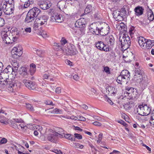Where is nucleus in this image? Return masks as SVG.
<instances>
[{"mask_svg":"<svg viewBox=\"0 0 154 154\" xmlns=\"http://www.w3.org/2000/svg\"><path fill=\"white\" fill-rule=\"evenodd\" d=\"M22 49L21 46L14 47L12 49L11 53L13 57L14 58H17L21 56L23 53Z\"/></svg>","mask_w":154,"mask_h":154,"instance_id":"nucleus-8","label":"nucleus"},{"mask_svg":"<svg viewBox=\"0 0 154 154\" xmlns=\"http://www.w3.org/2000/svg\"><path fill=\"white\" fill-rule=\"evenodd\" d=\"M69 54H68V55H74L75 54L72 48H69Z\"/></svg>","mask_w":154,"mask_h":154,"instance_id":"nucleus-49","label":"nucleus"},{"mask_svg":"<svg viewBox=\"0 0 154 154\" xmlns=\"http://www.w3.org/2000/svg\"><path fill=\"white\" fill-rule=\"evenodd\" d=\"M146 42L145 45L144 49H148L151 48L154 45V41L149 39L146 40Z\"/></svg>","mask_w":154,"mask_h":154,"instance_id":"nucleus-20","label":"nucleus"},{"mask_svg":"<svg viewBox=\"0 0 154 154\" xmlns=\"http://www.w3.org/2000/svg\"><path fill=\"white\" fill-rule=\"evenodd\" d=\"M104 71L107 74H110V71L109 69V68L108 66H106L104 67Z\"/></svg>","mask_w":154,"mask_h":154,"instance_id":"nucleus-54","label":"nucleus"},{"mask_svg":"<svg viewBox=\"0 0 154 154\" xmlns=\"http://www.w3.org/2000/svg\"><path fill=\"white\" fill-rule=\"evenodd\" d=\"M116 81L119 84H122V83L125 82L127 83L128 82L126 81L124 77L120 75L117 77Z\"/></svg>","mask_w":154,"mask_h":154,"instance_id":"nucleus-29","label":"nucleus"},{"mask_svg":"<svg viewBox=\"0 0 154 154\" xmlns=\"http://www.w3.org/2000/svg\"><path fill=\"white\" fill-rule=\"evenodd\" d=\"M120 75L124 77L126 81L128 82L130 80V73L127 70H124L122 71L120 73Z\"/></svg>","mask_w":154,"mask_h":154,"instance_id":"nucleus-18","label":"nucleus"},{"mask_svg":"<svg viewBox=\"0 0 154 154\" xmlns=\"http://www.w3.org/2000/svg\"><path fill=\"white\" fill-rule=\"evenodd\" d=\"M47 138L49 141L55 143L57 142L58 139L57 134L55 132H52V133L48 134Z\"/></svg>","mask_w":154,"mask_h":154,"instance_id":"nucleus-10","label":"nucleus"},{"mask_svg":"<svg viewBox=\"0 0 154 154\" xmlns=\"http://www.w3.org/2000/svg\"><path fill=\"white\" fill-rule=\"evenodd\" d=\"M67 42V41L64 38H62L60 41L61 45H64Z\"/></svg>","mask_w":154,"mask_h":154,"instance_id":"nucleus-52","label":"nucleus"},{"mask_svg":"<svg viewBox=\"0 0 154 154\" xmlns=\"http://www.w3.org/2000/svg\"><path fill=\"white\" fill-rule=\"evenodd\" d=\"M54 153L57 154H62V152L60 150L57 149H54L53 151Z\"/></svg>","mask_w":154,"mask_h":154,"instance_id":"nucleus-64","label":"nucleus"},{"mask_svg":"<svg viewBox=\"0 0 154 154\" xmlns=\"http://www.w3.org/2000/svg\"><path fill=\"white\" fill-rule=\"evenodd\" d=\"M90 30L92 32V33L93 34H95L97 35H98L99 34L96 33V31H98V29H97V28H96V26H95V25L94 23H92L90 26Z\"/></svg>","mask_w":154,"mask_h":154,"instance_id":"nucleus-34","label":"nucleus"},{"mask_svg":"<svg viewBox=\"0 0 154 154\" xmlns=\"http://www.w3.org/2000/svg\"><path fill=\"white\" fill-rule=\"evenodd\" d=\"M27 69L25 67H22L20 68L19 72V74L22 76H25L27 75Z\"/></svg>","mask_w":154,"mask_h":154,"instance_id":"nucleus-22","label":"nucleus"},{"mask_svg":"<svg viewBox=\"0 0 154 154\" xmlns=\"http://www.w3.org/2000/svg\"><path fill=\"white\" fill-rule=\"evenodd\" d=\"M143 71L140 68H136L135 70V74L139 75H143Z\"/></svg>","mask_w":154,"mask_h":154,"instance_id":"nucleus-39","label":"nucleus"},{"mask_svg":"<svg viewBox=\"0 0 154 154\" xmlns=\"http://www.w3.org/2000/svg\"><path fill=\"white\" fill-rule=\"evenodd\" d=\"M137 112L141 116H147L150 113L151 109L149 106L147 104L139 105L137 108Z\"/></svg>","mask_w":154,"mask_h":154,"instance_id":"nucleus-6","label":"nucleus"},{"mask_svg":"<svg viewBox=\"0 0 154 154\" xmlns=\"http://www.w3.org/2000/svg\"><path fill=\"white\" fill-rule=\"evenodd\" d=\"M74 135L75 137L78 139H82V136L79 134L75 133Z\"/></svg>","mask_w":154,"mask_h":154,"instance_id":"nucleus-51","label":"nucleus"},{"mask_svg":"<svg viewBox=\"0 0 154 154\" xmlns=\"http://www.w3.org/2000/svg\"><path fill=\"white\" fill-rule=\"evenodd\" d=\"M23 82L29 89L36 90V85L35 82L29 80L24 79L23 80Z\"/></svg>","mask_w":154,"mask_h":154,"instance_id":"nucleus-9","label":"nucleus"},{"mask_svg":"<svg viewBox=\"0 0 154 154\" xmlns=\"http://www.w3.org/2000/svg\"><path fill=\"white\" fill-rule=\"evenodd\" d=\"M33 0H28L23 5H21V8L22 9L26 8L29 7L30 5L33 4Z\"/></svg>","mask_w":154,"mask_h":154,"instance_id":"nucleus-27","label":"nucleus"},{"mask_svg":"<svg viewBox=\"0 0 154 154\" xmlns=\"http://www.w3.org/2000/svg\"><path fill=\"white\" fill-rule=\"evenodd\" d=\"M57 132H55L57 134V136L58 135H60V137H63V135L64 134V131L61 128H59L57 130Z\"/></svg>","mask_w":154,"mask_h":154,"instance_id":"nucleus-38","label":"nucleus"},{"mask_svg":"<svg viewBox=\"0 0 154 154\" xmlns=\"http://www.w3.org/2000/svg\"><path fill=\"white\" fill-rule=\"evenodd\" d=\"M37 4L41 9L44 10L48 9L50 7L48 3L44 0H39Z\"/></svg>","mask_w":154,"mask_h":154,"instance_id":"nucleus-13","label":"nucleus"},{"mask_svg":"<svg viewBox=\"0 0 154 154\" xmlns=\"http://www.w3.org/2000/svg\"><path fill=\"white\" fill-rule=\"evenodd\" d=\"M52 113L60 114L61 113V111L57 109H54L51 111Z\"/></svg>","mask_w":154,"mask_h":154,"instance_id":"nucleus-44","label":"nucleus"},{"mask_svg":"<svg viewBox=\"0 0 154 154\" xmlns=\"http://www.w3.org/2000/svg\"><path fill=\"white\" fill-rule=\"evenodd\" d=\"M93 124L95 126H101L102 125L100 123L97 121H95L93 122Z\"/></svg>","mask_w":154,"mask_h":154,"instance_id":"nucleus-63","label":"nucleus"},{"mask_svg":"<svg viewBox=\"0 0 154 154\" xmlns=\"http://www.w3.org/2000/svg\"><path fill=\"white\" fill-rule=\"evenodd\" d=\"M101 51H109V49L107 46L105 44L104 47H103V48L101 49Z\"/></svg>","mask_w":154,"mask_h":154,"instance_id":"nucleus-61","label":"nucleus"},{"mask_svg":"<svg viewBox=\"0 0 154 154\" xmlns=\"http://www.w3.org/2000/svg\"><path fill=\"white\" fill-rule=\"evenodd\" d=\"M78 121H85L86 120V119L85 117L81 116V115H79L77 116Z\"/></svg>","mask_w":154,"mask_h":154,"instance_id":"nucleus-47","label":"nucleus"},{"mask_svg":"<svg viewBox=\"0 0 154 154\" xmlns=\"http://www.w3.org/2000/svg\"><path fill=\"white\" fill-rule=\"evenodd\" d=\"M14 9V7H7L5 9L4 11V13L6 15H10L13 12Z\"/></svg>","mask_w":154,"mask_h":154,"instance_id":"nucleus-25","label":"nucleus"},{"mask_svg":"<svg viewBox=\"0 0 154 154\" xmlns=\"http://www.w3.org/2000/svg\"><path fill=\"white\" fill-rule=\"evenodd\" d=\"M96 47L99 50L101 51V49L103 48L105 44L102 42L99 41L95 44Z\"/></svg>","mask_w":154,"mask_h":154,"instance_id":"nucleus-30","label":"nucleus"},{"mask_svg":"<svg viewBox=\"0 0 154 154\" xmlns=\"http://www.w3.org/2000/svg\"><path fill=\"white\" fill-rule=\"evenodd\" d=\"M51 19L52 21H55L58 23H61L63 20L62 15L56 13L52 14L51 17Z\"/></svg>","mask_w":154,"mask_h":154,"instance_id":"nucleus-11","label":"nucleus"},{"mask_svg":"<svg viewBox=\"0 0 154 154\" xmlns=\"http://www.w3.org/2000/svg\"><path fill=\"white\" fill-rule=\"evenodd\" d=\"M64 136L65 138L68 139L69 140L72 141H75V139L73 138L72 135L70 134H64L63 135Z\"/></svg>","mask_w":154,"mask_h":154,"instance_id":"nucleus-36","label":"nucleus"},{"mask_svg":"<svg viewBox=\"0 0 154 154\" xmlns=\"http://www.w3.org/2000/svg\"><path fill=\"white\" fill-rule=\"evenodd\" d=\"M135 31L134 27L131 26L130 28L129 31V33L131 36L134 34Z\"/></svg>","mask_w":154,"mask_h":154,"instance_id":"nucleus-42","label":"nucleus"},{"mask_svg":"<svg viewBox=\"0 0 154 154\" xmlns=\"http://www.w3.org/2000/svg\"><path fill=\"white\" fill-rule=\"evenodd\" d=\"M8 4L9 5H11V7H14V0H8Z\"/></svg>","mask_w":154,"mask_h":154,"instance_id":"nucleus-57","label":"nucleus"},{"mask_svg":"<svg viewBox=\"0 0 154 154\" xmlns=\"http://www.w3.org/2000/svg\"><path fill=\"white\" fill-rule=\"evenodd\" d=\"M8 7V4L6 1L3 0L0 2V9L3 12Z\"/></svg>","mask_w":154,"mask_h":154,"instance_id":"nucleus-24","label":"nucleus"},{"mask_svg":"<svg viewBox=\"0 0 154 154\" xmlns=\"http://www.w3.org/2000/svg\"><path fill=\"white\" fill-rule=\"evenodd\" d=\"M36 69L30 68L29 71L31 75H33L36 71Z\"/></svg>","mask_w":154,"mask_h":154,"instance_id":"nucleus-60","label":"nucleus"},{"mask_svg":"<svg viewBox=\"0 0 154 154\" xmlns=\"http://www.w3.org/2000/svg\"><path fill=\"white\" fill-rule=\"evenodd\" d=\"M127 14V11L125 8H122L120 11L116 10L113 11V15L116 21H122L125 18Z\"/></svg>","mask_w":154,"mask_h":154,"instance_id":"nucleus-5","label":"nucleus"},{"mask_svg":"<svg viewBox=\"0 0 154 154\" xmlns=\"http://www.w3.org/2000/svg\"><path fill=\"white\" fill-rule=\"evenodd\" d=\"M148 17L150 21H152L154 19V16L152 11L149 9L147 12Z\"/></svg>","mask_w":154,"mask_h":154,"instance_id":"nucleus-32","label":"nucleus"},{"mask_svg":"<svg viewBox=\"0 0 154 154\" xmlns=\"http://www.w3.org/2000/svg\"><path fill=\"white\" fill-rule=\"evenodd\" d=\"M27 127L31 130H35V129H38V130H42V128L41 126L36 125H32L31 124L27 125Z\"/></svg>","mask_w":154,"mask_h":154,"instance_id":"nucleus-28","label":"nucleus"},{"mask_svg":"<svg viewBox=\"0 0 154 154\" xmlns=\"http://www.w3.org/2000/svg\"><path fill=\"white\" fill-rule=\"evenodd\" d=\"M11 126L14 128H17L18 125L15 122L12 121L11 124Z\"/></svg>","mask_w":154,"mask_h":154,"instance_id":"nucleus-50","label":"nucleus"},{"mask_svg":"<svg viewBox=\"0 0 154 154\" xmlns=\"http://www.w3.org/2000/svg\"><path fill=\"white\" fill-rule=\"evenodd\" d=\"M13 66L15 68L16 71L17 70L18 68V63L17 62H14L12 63Z\"/></svg>","mask_w":154,"mask_h":154,"instance_id":"nucleus-46","label":"nucleus"},{"mask_svg":"<svg viewBox=\"0 0 154 154\" xmlns=\"http://www.w3.org/2000/svg\"><path fill=\"white\" fill-rule=\"evenodd\" d=\"M1 35L4 42L6 44H9L16 41L20 36V34L17 30H8L2 31Z\"/></svg>","mask_w":154,"mask_h":154,"instance_id":"nucleus-2","label":"nucleus"},{"mask_svg":"<svg viewBox=\"0 0 154 154\" xmlns=\"http://www.w3.org/2000/svg\"><path fill=\"white\" fill-rule=\"evenodd\" d=\"M133 88H127L126 89V91L125 92L124 95L125 97H128L129 96V94H131L134 90Z\"/></svg>","mask_w":154,"mask_h":154,"instance_id":"nucleus-33","label":"nucleus"},{"mask_svg":"<svg viewBox=\"0 0 154 154\" xmlns=\"http://www.w3.org/2000/svg\"><path fill=\"white\" fill-rule=\"evenodd\" d=\"M143 9L140 6L136 7L134 9L135 14L137 16H139L142 14Z\"/></svg>","mask_w":154,"mask_h":154,"instance_id":"nucleus-23","label":"nucleus"},{"mask_svg":"<svg viewBox=\"0 0 154 154\" xmlns=\"http://www.w3.org/2000/svg\"><path fill=\"white\" fill-rule=\"evenodd\" d=\"M119 41L120 42L122 51L125 50L129 48L131 45L130 37L127 34H123L122 36H120Z\"/></svg>","mask_w":154,"mask_h":154,"instance_id":"nucleus-4","label":"nucleus"},{"mask_svg":"<svg viewBox=\"0 0 154 154\" xmlns=\"http://www.w3.org/2000/svg\"><path fill=\"white\" fill-rule=\"evenodd\" d=\"M147 39L143 37L140 36L138 38V43L140 47L144 49Z\"/></svg>","mask_w":154,"mask_h":154,"instance_id":"nucleus-16","label":"nucleus"},{"mask_svg":"<svg viewBox=\"0 0 154 154\" xmlns=\"http://www.w3.org/2000/svg\"><path fill=\"white\" fill-rule=\"evenodd\" d=\"M26 108L28 110L30 111H34L33 107L31 104L28 103H26Z\"/></svg>","mask_w":154,"mask_h":154,"instance_id":"nucleus-43","label":"nucleus"},{"mask_svg":"<svg viewBox=\"0 0 154 154\" xmlns=\"http://www.w3.org/2000/svg\"><path fill=\"white\" fill-rule=\"evenodd\" d=\"M56 47H57V48L59 50H62L64 53L66 55H68L69 54V48H63L62 47V46L59 45V44L56 43Z\"/></svg>","mask_w":154,"mask_h":154,"instance_id":"nucleus-26","label":"nucleus"},{"mask_svg":"<svg viewBox=\"0 0 154 154\" xmlns=\"http://www.w3.org/2000/svg\"><path fill=\"white\" fill-rule=\"evenodd\" d=\"M93 8L91 5H89L87 6L85 10V13L87 14L90 12L92 11Z\"/></svg>","mask_w":154,"mask_h":154,"instance_id":"nucleus-37","label":"nucleus"},{"mask_svg":"<svg viewBox=\"0 0 154 154\" xmlns=\"http://www.w3.org/2000/svg\"><path fill=\"white\" fill-rule=\"evenodd\" d=\"M39 24H40V23H39L38 21L36 19L34 22L33 27V29L35 30L36 31L38 29Z\"/></svg>","mask_w":154,"mask_h":154,"instance_id":"nucleus-40","label":"nucleus"},{"mask_svg":"<svg viewBox=\"0 0 154 154\" xmlns=\"http://www.w3.org/2000/svg\"><path fill=\"white\" fill-rule=\"evenodd\" d=\"M95 25V26H96L97 28L98 31H96V33L97 34H99V32L100 29H101L106 24L104 23H101L100 22H97L94 23Z\"/></svg>","mask_w":154,"mask_h":154,"instance_id":"nucleus-19","label":"nucleus"},{"mask_svg":"<svg viewBox=\"0 0 154 154\" xmlns=\"http://www.w3.org/2000/svg\"><path fill=\"white\" fill-rule=\"evenodd\" d=\"M42 33L41 36L44 38H45L48 36V33L45 31H43Z\"/></svg>","mask_w":154,"mask_h":154,"instance_id":"nucleus-48","label":"nucleus"},{"mask_svg":"<svg viewBox=\"0 0 154 154\" xmlns=\"http://www.w3.org/2000/svg\"><path fill=\"white\" fill-rule=\"evenodd\" d=\"M74 145L75 147L76 148L82 149L84 147V146L83 145L79 144V143H75Z\"/></svg>","mask_w":154,"mask_h":154,"instance_id":"nucleus-45","label":"nucleus"},{"mask_svg":"<svg viewBox=\"0 0 154 154\" xmlns=\"http://www.w3.org/2000/svg\"><path fill=\"white\" fill-rule=\"evenodd\" d=\"M133 80L138 83L142 82L143 84L146 85L148 82V79L146 77H143V75H134L133 77Z\"/></svg>","mask_w":154,"mask_h":154,"instance_id":"nucleus-7","label":"nucleus"},{"mask_svg":"<svg viewBox=\"0 0 154 154\" xmlns=\"http://www.w3.org/2000/svg\"><path fill=\"white\" fill-rule=\"evenodd\" d=\"M61 88L60 87L57 88L55 89V92L57 94H59L61 92Z\"/></svg>","mask_w":154,"mask_h":154,"instance_id":"nucleus-62","label":"nucleus"},{"mask_svg":"<svg viewBox=\"0 0 154 154\" xmlns=\"http://www.w3.org/2000/svg\"><path fill=\"white\" fill-rule=\"evenodd\" d=\"M7 142V140L5 138H2L1 140L0 139L1 144H4L6 143Z\"/></svg>","mask_w":154,"mask_h":154,"instance_id":"nucleus-58","label":"nucleus"},{"mask_svg":"<svg viewBox=\"0 0 154 154\" xmlns=\"http://www.w3.org/2000/svg\"><path fill=\"white\" fill-rule=\"evenodd\" d=\"M118 122L121 124L122 125H123L125 127L128 126V125L126 124L125 122L122 121V120H120L118 121Z\"/></svg>","mask_w":154,"mask_h":154,"instance_id":"nucleus-53","label":"nucleus"},{"mask_svg":"<svg viewBox=\"0 0 154 154\" xmlns=\"http://www.w3.org/2000/svg\"><path fill=\"white\" fill-rule=\"evenodd\" d=\"M48 17L46 15H43L40 18L37 19L40 25H46Z\"/></svg>","mask_w":154,"mask_h":154,"instance_id":"nucleus-17","label":"nucleus"},{"mask_svg":"<svg viewBox=\"0 0 154 154\" xmlns=\"http://www.w3.org/2000/svg\"><path fill=\"white\" fill-rule=\"evenodd\" d=\"M118 28L121 31H125L127 29L126 25L122 23H121L119 25H118Z\"/></svg>","mask_w":154,"mask_h":154,"instance_id":"nucleus-35","label":"nucleus"},{"mask_svg":"<svg viewBox=\"0 0 154 154\" xmlns=\"http://www.w3.org/2000/svg\"><path fill=\"white\" fill-rule=\"evenodd\" d=\"M40 12V10L37 8L35 7L31 9L27 14L25 21L27 23L32 22L37 17Z\"/></svg>","mask_w":154,"mask_h":154,"instance_id":"nucleus-3","label":"nucleus"},{"mask_svg":"<svg viewBox=\"0 0 154 154\" xmlns=\"http://www.w3.org/2000/svg\"><path fill=\"white\" fill-rule=\"evenodd\" d=\"M105 41L109 45L113 46L115 44V39L112 35H107L105 38Z\"/></svg>","mask_w":154,"mask_h":154,"instance_id":"nucleus-12","label":"nucleus"},{"mask_svg":"<svg viewBox=\"0 0 154 154\" xmlns=\"http://www.w3.org/2000/svg\"><path fill=\"white\" fill-rule=\"evenodd\" d=\"M7 69H8V73L9 74H12L13 75V72H14L15 73V71H14V70L13 69V68L12 67V66H7Z\"/></svg>","mask_w":154,"mask_h":154,"instance_id":"nucleus-41","label":"nucleus"},{"mask_svg":"<svg viewBox=\"0 0 154 154\" xmlns=\"http://www.w3.org/2000/svg\"><path fill=\"white\" fill-rule=\"evenodd\" d=\"M8 77V73L1 72L0 74V87L2 88H5L11 92H13L17 89L18 83Z\"/></svg>","mask_w":154,"mask_h":154,"instance_id":"nucleus-1","label":"nucleus"},{"mask_svg":"<svg viewBox=\"0 0 154 154\" xmlns=\"http://www.w3.org/2000/svg\"><path fill=\"white\" fill-rule=\"evenodd\" d=\"M5 23V20L3 18L0 17V27L3 26Z\"/></svg>","mask_w":154,"mask_h":154,"instance_id":"nucleus-56","label":"nucleus"},{"mask_svg":"<svg viewBox=\"0 0 154 154\" xmlns=\"http://www.w3.org/2000/svg\"><path fill=\"white\" fill-rule=\"evenodd\" d=\"M106 91L108 94H115L117 92V90L115 88L109 86H107L106 88Z\"/></svg>","mask_w":154,"mask_h":154,"instance_id":"nucleus-21","label":"nucleus"},{"mask_svg":"<svg viewBox=\"0 0 154 154\" xmlns=\"http://www.w3.org/2000/svg\"><path fill=\"white\" fill-rule=\"evenodd\" d=\"M17 128L19 129H24L25 128V126H24L23 124H19L17 125Z\"/></svg>","mask_w":154,"mask_h":154,"instance_id":"nucleus-59","label":"nucleus"},{"mask_svg":"<svg viewBox=\"0 0 154 154\" xmlns=\"http://www.w3.org/2000/svg\"><path fill=\"white\" fill-rule=\"evenodd\" d=\"M124 108L126 110H129L130 109L131 106H130L129 104H125L124 105Z\"/></svg>","mask_w":154,"mask_h":154,"instance_id":"nucleus-55","label":"nucleus"},{"mask_svg":"<svg viewBox=\"0 0 154 154\" xmlns=\"http://www.w3.org/2000/svg\"><path fill=\"white\" fill-rule=\"evenodd\" d=\"M137 95V92L136 89H135L131 93L129 94L128 97H127L128 99H134L136 98Z\"/></svg>","mask_w":154,"mask_h":154,"instance_id":"nucleus-31","label":"nucleus"},{"mask_svg":"<svg viewBox=\"0 0 154 154\" xmlns=\"http://www.w3.org/2000/svg\"><path fill=\"white\" fill-rule=\"evenodd\" d=\"M85 19L81 18L76 21L75 25L76 27L82 28L85 27Z\"/></svg>","mask_w":154,"mask_h":154,"instance_id":"nucleus-14","label":"nucleus"},{"mask_svg":"<svg viewBox=\"0 0 154 154\" xmlns=\"http://www.w3.org/2000/svg\"><path fill=\"white\" fill-rule=\"evenodd\" d=\"M109 26L106 24L103 27V28L100 29L99 32V34L103 36L106 35L109 33Z\"/></svg>","mask_w":154,"mask_h":154,"instance_id":"nucleus-15","label":"nucleus"}]
</instances>
